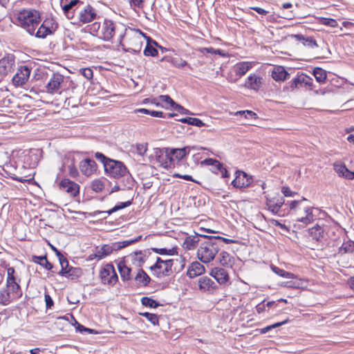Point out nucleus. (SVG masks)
<instances>
[{
  "instance_id": "nucleus-62",
  "label": "nucleus",
  "mask_w": 354,
  "mask_h": 354,
  "mask_svg": "<svg viewBox=\"0 0 354 354\" xmlns=\"http://www.w3.org/2000/svg\"><path fill=\"white\" fill-rule=\"evenodd\" d=\"M281 192L285 196H293L296 194L295 192L291 191V189L288 187H283L281 189Z\"/></svg>"
},
{
  "instance_id": "nucleus-11",
  "label": "nucleus",
  "mask_w": 354,
  "mask_h": 354,
  "mask_svg": "<svg viewBox=\"0 0 354 354\" xmlns=\"http://www.w3.org/2000/svg\"><path fill=\"white\" fill-rule=\"evenodd\" d=\"M57 257L62 268L61 270L58 272L59 275L73 279L81 274L80 268L69 267L68 260L60 252H57Z\"/></svg>"
},
{
  "instance_id": "nucleus-8",
  "label": "nucleus",
  "mask_w": 354,
  "mask_h": 354,
  "mask_svg": "<svg viewBox=\"0 0 354 354\" xmlns=\"http://www.w3.org/2000/svg\"><path fill=\"white\" fill-rule=\"evenodd\" d=\"M105 172L111 177L120 178L127 175L129 171L124 164L119 160L111 159L105 164Z\"/></svg>"
},
{
  "instance_id": "nucleus-53",
  "label": "nucleus",
  "mask_w": 354,
  "mask_h": 354,
  "mask_svg": "<svg viewBox=\"0 0 354 354\" xmlns=\"http://www.w3.org/2000/svg\"><path fill=\"white\" fill-rule=\"evenodd\" d=\"M171 63L172 64L173 66L178 68H183L184 66L188 65L187 62L181 58H173L171 60Z\"/></svg>"
},
{
  "instance_id": "nucleus-36",
  "label": "nucleus",
  "mask_w": 354,
  "mask_h": 354,
  "mask_svg": "<svg viewBox=\"0 0 354 354\" xmlns=\"http://www.w3.org/2000/svg\"><path fill=\"white\" fill-rule=\"evenodd\" d=\"M134 279L140 286H147L150 281L149 275L140 268H138Z\"/></svg>"
},
{
  "instance_id": "nucleus-39",
  "label": "nucleus",
  "mask_w": 354,
  "mask_h": 354,
  "mask_svg": "<svg viewBox=\"0 0 354 354\" xmlns=\"http://www.w3.org/2000/svg\"><path fill=\"white\" fill-rule=\"evenodd\" d=\"M32 261H33V262L38 263L40 266H43L44 268H46L48 270H50L53 268V265L47 260V258L46 256H41V257L33 256Z\"/></svg>"
},
{
  "instance_id": "nucleus-27",
  "label": "nucleus",
  "mask_w": 354,
  "mask_h": 354,
  "mask_svg": "<svg viewBox=\"0 0 354 354\" xmlns=\"http://www.w3.org/2000/svg\"><path fill=\"white\" fill-rule=\"evenodd\" d=\"M210 275L214 278L220 285H225L230 280L228 272L221 268H214L212 269Z\"/></svg>"
},
{
  "instance_id": "nucleus-52",
  "label": "nucleus",
  "mask_w": 354,
  "mask_h": 354,
  "mask_svg": "<svg viewBox=\"0 0 354 354\" xmlns=\"http://www.w3.org/2000/svg\"><path fill=\"white\" fill-rule=\"evenodd\" d=\"M292 279H294V288L295 289L304 288L307 286V281L304 279L295 276Z\"/></svg>"
},
{
  "instance_id": "nucleus-61",
  "label": "nucleus",
  "mask_w": 354,
  "mask_h": 354,
  "mask_svg": "<svg viewBox=\"0 0 354 354\" xmlns=\"http://www.w3.org/2000/svg\"><path fill=\"white\" fill-rule=\"evenodd\" d=\"M243 114H248V115H250V118H257V114L252 111H236V113H234V115H243Z\"/></svg>"
},
{
  "instance_id": "nucleus-37",
  "label": "nucleus",
  "mask_w": 354,
  "mask_h": 354,
  "mask_svg": "<svg viewBox=\"0 0 354 354\" xmlns=\"http://www.w3.org/2000/svg\"><path fill=\"white\" fill-rule=\"evenodd\" d=\"M219 261L222 266L226 267H232L234 259L228 252L223 251L219 254Z\"/></svg>"
},
{
  "instance_id": "nucleus-60",
  "label": "nucleus",
  "mask_w": 354,
  "mask_h": 354,
  "mask_svg": "<svg viewBox=\"0 0 354 354\" xmlns=\"http://www.w3.org/2000/svg\"><path fill=\"white\" fill-rule=\"evenodd\" d=\"M82 74L87 80H91L93 77V71L89 68H83L82 70Z\"/></svg>"
},
{
  "instance_id": "nucleus-17",
  "label": "nucleus",
  "mask_w": 354,
  "mask_h": 354,
  "mask_svg": "<svg viewBox=\"0 0 354 354\" xmlns=\"http://www.w3.org/2000/svg\"><path fill=\"white\" fill-rule=\"evenodd\" d=\"M95 161L91 158H85L79 163V169L81 173L86 177L92 176L97 170Z\"/></svg>"
},
{
  "instance_id": "nucleus-28",
  "label": "nucleus",
  "mask_w": 354,
  "mask_h": 354,
  "mask_svg": "<svg viewBox=\"0 0 354 354\" xmlns=\"http://www.w3.org/2000/svg\"><path fill=\"white\" fill-rule=\"evenodd\" d=\"M131 266L139 268L144 263L145 260V254L142 251L136 252L130 254L124 259Z\"/></svg>"
},
{
  "instance_id": "nucleus-40",
  "label": "nucleus",
  "mask_w": 354,
  "mask_h": 354,
  "mask_svg": "<svg viewBox=\"0 0 354 354\" xmlns=\"http://www.w3.org/2000/svg\"><path fill=\"white\" fill-rule=\"evenodd\" d=\"M354 251V242L352 241H346L344 242L339 248L341 254L352 253Z\"/></svg>"
},
{
  "instance_id": "nucleus-33",
  "label": "nucleus",
  "mask_w": 354,
  "mask_h": 354,
  "mask_svg": "<svg viewBox=\"0 0 354 354\" xmlns=\"http://www.w3.org/2000/svg\"><path fill=\"white\" fill-rule=\"evenodd\" d=\"M254 66L252 62H241L234 66V71L236 75L241 77L244 75L250 68Z\"/></svg>"
},
{
  "instance_id": "nucleus-38",
  "label": "nucleus",
  "mask_w": 354,
  "mask_h": 354,
  "mask_svg": "<svg viewBox=\"0 0 354 354\" xmlns=\"http://www.w3.org/2000/svg\"><path fill=\"white\" fill-rule=\"evenodd\" d=\"M309 233L313 239L319 241L321 240V239L323 238L324 230L320 225H316L312 228L309 229Z\"/></svg>"
},
{
  "instance_id": "nucleus-47",
  "label": "nucleus",
  "mask_w": 354,
  "mask_h": 354,
  "mask_svg": "<svg viewBox=\"0 0 354 354\" xmlns=\"http://www.w3.org/2000/svg\"><path fill=\"white\" fill-rule=\"evenodd\" d=\"M153 250L158 254H161V255H174L175 253H176V250L175 248H171V249H167V248H153Z\"/></svg>"
},
{
  "instance_id": "nucleus-30",
  "label": "nucleus",
  "mask_w": 354,
  "mask_h": 354,
  "mask_svg": "<svg viewBox=\"0 0 354 354\" xmlns=\"http://www.w3.org/2000/svg\"><path fill=\"white\" fill-rule=\"evenodd\" d=\"M289 76V73L281 66H275L272 71V77L277 82H283Z\"/></svg>"
},
{
  "instance_id": "nucleus-13",
  "label": "nucleus",
  "mask_w": 354,
  "mask_h": 354,
  "mask_svg": "<svg viewBox=\"0 0 354 354\" xmlns=\"http://www.w3.org/2000/svg\"><path fill=\"white\" fill-rule=\"evenodd\" d=\"M201 166H209L210 170L216 174H221L223 178L228 177V172L218 160L213 158H206L201 162Z\"/></svg>"
},
{
  "instance_id": "nucleus-41",
  "label": "nucleus",
  "mask_w": 354,
  "mask_h": 354,
  "mask_svg": "<svg viewBox=\"0 0 354 354\" xmlns=\"http://www.w3.org/2000/svg\"><path fill=\"white\" fill-rule=\"evenodd\" d=\"M313 75L319 83H324L326 80V72L321 68H315Z\"/></svg>"
},
{
  "instance_id": "nucleus-4",
  "label": "nucleus",
  "mask_w": 354,
  "mask_h": 354,
  "mask_svg": "<svg viewBox=\"0 0 354 354\" xmlns=\"http://www.w3.org/2000/svg\"><path fill=\"white\" fill-rule=\"evenodd\" d=\"M91 32L99 39L105 41H109L115 35V26L109 19H104L101 22H95L91 25Z\"/></svg>"
},
{
  "instance_id": "nucleus-19",
  "label": "nucleus",
  "mask_w": 354,
  "mask_h": 354,
  "mask_svg": "<svg viewBox=\"0 0 354 354\" xmlns=\"http://www.w3.org/2000/svg\"><path fill=\"white\" fill-rule=\"evenodd\" d=\"M198 287L201 292L207 293H212L218 288L216 283L207 276L198 278Z\"/></svg>"
},
{
  "instance_id": "nucleus-46",
  "label": "nucleus",
  "mask_w": 354,
  "mask_h": 354,
  "mask_svg": "<svg viewBox=\"0 0 354 354\" xmlns=\"http://www.w3.org/2000/svg\"><path fill=\"white\" fill-rule=\"evenodd\" d=\"M319 24L331 28H335L338 26V24L335 19L326 17L320 18Z\"/></svg>"
},
{
  "instance_id": "nucleus-57",
  "label": "nucleus",
  "mask_w": 354,
  "mask_h": 354,
  "mask_svg": "<svg viewBox=\"0 0 354 354\" xmlns=\"http://www.w3.org/2000/svg\"><path fill=\"white\" fill-rule=\"evenodd\" d=\"M287 320H285L283 322H279V323H276L274 324H272L271 326H268L267 327H265L261 329V333H267L269 330H270L271 328H276V327H278V326H280L286 323H287Z\"/></svg>"
},
{
  "instance_id": "nucleus-45",
  "label": "nucleus",
  "mask_w": 354,
  "mask_h": 354,
  "mask_svg": "<svg viewBox=\"0 0 354 354\" xmlns=\"http://www.w3.org/2000/svg\"><path fill=\"white\" fill-rule=\"evenodd\" d=\"M131 204V201H127V202H124V203H120V204L118 205H116L115 206H114L112 209L108 210V211H106V212H98L99 214H101V213H106L108 215H111V214L120 210V209H122L124 207H127L128 206H129Z\"/></svg>"
},
{
  "instance_id": "nucleus-34",
  "label": "nucleus",
  "mask_w": 354,
  "mask_h": 354,
  "mask_svg": "<svg viewBox=\"0 0 354 354\" xmlns=\"http://www.w3.org/2000/svg\"><path fill=\"white\" fill-rule=\"evenodd\" d=\"M334 169L339 176L352 180L354 178V171H349L344 165L342 163H335Z\"/></svg>"
},
{
  "instance_id": "nucleus-2",
  "label": "nucleus",
  "mask_w": 354,
  "mask_h": 354,
  "mask_svg": "<svg viewBox=\"0 0 354 354\" xmlns=\"http://www.w3.org/2000/svg\"><path fill=\"white\" fill-rule=\"evenodd\" d=\"M289 207L297 222L307 225L314 221L313 207L310 205L308 200L306 198L302 197L301 200L291 201Z\"/></svg>"
},
{
  "instance_id": "nucleus-15",
  "label": "nucleus",
  "mask_w": 354,
  "mask_h": 354,
  "mask_svg": "<svg viewBox=\"0 0 354 354\" xmlns=\"http://www.w3.org/2000/svg\"><path fill=\"white\" fill-rule=\"evenodd\" d=\"M59 189L71 197H75L80 192L79 185L68 178H64L61 180Z\"/></svg>"
},
{
  "instance_id": "nucleus-63",
  "label": "nucleus",
  "mask_w": 354,
  "mask_h": 354,
  "mask_svg": "<svg viewBox=\"0 0 354 354\" xmlns=\"http://www.w3.org/2000/svg\"><path fill=\"white\" fill-rule=\"evenodd\" d=\"M44 298L46 308H50L53 306V301L51 297L48 293H46L44 295Z\"/></svg>"
},
{
  "instance_id": "nucleus-44",
  "label": "nucleus",
  "mask_w": 354,
  "mask_h": 354,
  "mask_svg": "<svg viewBox=\"0 0 354 354\" xmlns=\"http://www.w3.org/2000/svg\"><path fill=\"white\" fill-rule=\"evenodd\" d=\"M141 238H142V236H139L138 237H137L135 239L126 240V241H120V242L114 243L113 244L114 245L115 250H118L124 248L131 245V243H133L140 240Z\"/></svg>"
},
{
  "instance_id": "nucleus-58",
  "label": "nucleus",
  "mask_w": 354,
  "mask_h": 354,
  "mask_svg": "<svg viewBox=\"0 0 354 354\" xmlns=\"http://www.w3.org/2000/svg\"><path fill=\"white\" fill-rule=\"evenodd\" d=\"M142 103L143 104L150 103V104L156 105V106H160V102H159L158 97H154V98H152V99L145 98V99L143 100Z\"/></svg>"
},
{
  "instance_id": "nucleus-32",
  "label": "nucleus",
  "mask_w": 354,
  "mask_h": 354,
  "mask_svg": "<svg viewBox=\"0 0 354 354\" xmlns=\"http://www.w3.org/2000/svg\"><path fill=\"white\" fill-rule=\"evenodd\" d=\"M77 3H80L79 0H72L62 6L64 13L68 19H73L75 18V13L77 12V8H75V6Z\"/></svg>"
},
{
  "instance_id": "nucleus-16",
  "label": "nucleus",
  "mask_w": 354,
  "mask_h": 354,
  "mask_svg": "<svg viewBox=\"0 0 354 354\" xmlns=\"http://www.w3.org/2000/svg\"><path fill=\"white\" fill-rule=\"evenodd\" d=\"M299 86H305L309 90L313 89V80L310 76L306 74H301L297 75L291 82L290 87L292 89L297 88Z\"/></svg>"
},
{
  "instance_id": "nucleus-5",
  "label": "nucleus",
  "mask_w": 354,
  "mask_h": 354,
  "mask_svg": "<svg viewBox=\"0 0 354 354\" xmlns=\"http://www.w3.org/2000/svg\"><path fill=\"white\" fill-rule=\"evenodd\" d=\"M219 251V245L215 240L209 239L201 243L197 250V257L203 263H208L214 260Z\"/></svg>"
},
{
  "instance_id": "nucleus-14",
  "label": "nucleus",
  "mask_w": 354,
  "mask_h": 354,
  "mask_svg": "<svg viewBox=\"0 0 354 354\" xmlns=\"http://www.w3.org/2000/svg\"><path fill=\"white\" fill-rule=\"evenodd\" d=\"M64 77L59 73H54L48 82L46 89L50 94L61 93L59 89L64 83Z\"/></svg>"
},
{
  "instance_id": "nucleus-23",
  "label": "nucleus",
  "mask_w": 354,
  "mask_h": 354,
  "mask_svg": "<svg viewBox=\"0 0 354 354\" xmlns=\"http://www.w3.org/2000/svg\"><path fill=\"white\" fill-rule=\"evenodd\" d=\"M196 149L195 147H185L180 149L169 148L170 157L172 158V167H174L175 162L180 161L185 156L189 153L191 149Z\"/></svg>"
},
{
  "instance_id": "nucleus-18",
  "label": "nucleus",
  "mask_w": 354,
  "mask_h": 354,
  "mask_svg": "<svg viewBox=\"0 0 354 354\" xmlns=\"http://www.w3.org/2000/svg\"><path fill=\"white\" fill-rule=\"evenodd\" d=\"M236 177L232 182V185L236 188H243L250 186L252 183V178L245 172L236 171Z\"/></svg>"
},
{
  "instance_id": "nucleus-26",
  "label": "nucleus",
  "mask_w": 354,
  "mask_h": 354,
  "mask_svg": "<svg viewBox=\"0 0 354 354\" xmlns=\"http://www.w3.org/2000/svg\"><path fill=\"white\" fill-rule=\"evenodd\" d=\"M117 265L122 279L123 281L131 280L132 279L131 271L133 270L131 265L124 259L119 261Z\"/></svg>"
},
{
  "instance_id": "nucleus-20",
  "label": "nucleus",
  "mask_w": 354,
  "mask_h": 354,
  "mask_svg": "<svg viewBox=\"0 0 354 354\" xmlns=\"http://www.w3.org/2000/svg\"><path fill=\"white\" fill-rule=\"evenodd\" d=\"M54 30L55 27L53 19H47L43 21L34 35L38 38H45L47 35L52 34Z\"/></svg>"
},
{
  "instance_id": "nucleus-56",
  "label": "nucleus",
  "mask_w": 354,
  "mask_h": 354,
  "mask_svg": "<svg viewBox=\"0 0 354 354\" xmlns=\"http://www.w3.org/2000/svg\"><path fill=\"white\" fill-rule=\"evenodd\" d=\"M68 174L73 177L76 178L79 176V171L74 164L68 166Z\"/></svg>"
},
{
  "instance_id": "nucleus-22",
  "label": "nucleus",
  "mask_w": 354,
  "mask_h": 354,
  "mask_svg": "<svg viewBox=\"0 0 354 354\" xmlns=\"http://www.w3.org/2000/svg\"><path fill=\"white\" fill-rule=\"evenodd\" d=\"M30 70L27 66L20 67L12 77V82L15 86H22L28 80Z\"/></svg>"
},
{
  "instance_id": "nucleus-3",
  "label": "nucleus",
  "mask_w": 354,
  "mask_h": 354,
  "mask_svg": "<svg viewBox=\"0 0 354 354\" xmlns=\"http://www.w3.org/2000/svg\"><path fill=\"white\" fill-rule=\"evenodd\" d=\"M16 20L18 26L33 35L40 24L41 16L39 12L35 9H24L18 12Z\"/></svg>"
},
{
  "instance_id": "nucleus-7",
  "label": "nucleus",
  "mask_w": 354,
  "mask_h": 354,
  "mask_svg": "<svg viewBox=\"0 0 354 354\" xmlns=\"http://www.w3.org/2000/svg\"><path fill=\"white\" fill-rule=\"evenodd\" d=\"M174 265L173 259L163 260L157 257L156 263L151 266V270L154 276L158 278H162L169 276L171 272V268Z\"/></svg>"
},
{
  "instance_id": "nucleus-31",
  "label": "nucleus",
  "mask_w": 354,
  "mask_h": 354,
  "mask_svg": "<svg viewBox=\"0 0 354 354\" xmlns=\"http://www.w3.org/2000/svg\"><path fill=\"white\" fill-rule=\"evenodd\" d=\"M205 272V267L199 262H193L187 270V275L190 278H194Z\"/></svg>"
},
{
  "instance_id": "nucleus-43",
  "label": "nucleus",
  "mask_w": 354,
  "mask_h": 354,
  "mask_svg": "<svg viewBox=\"0 0 354 354\" xmlns=\"http://www.w3.org/2000/svg\"><path fill=\"white\" fill-rule=\"evenodd\" d=\"M105 187V180L102 179H95L92 181L91 187L93 191L98 193L102 192Z\"/></svg>"
},
{
  "instance_id": "nucleus-6",
  "label": "nucleus",
  "mask_w": 354,
  "mask_h": 354,
  "mask_svg": "<svg viewBox=\"0 0 354 354\" xmlns=\"http://www.w3.org/2000/svg\"><path fill=\"white\" fill-rule=\"evenodd\" d=\"M151 162L157 163L165 169L171 168L172 158L170 157L169 148H156L153 154L151 156Z\"/></svg>"
},
{
  "instance_id": "nucleus-55",
  "label": "nucleus",
  "mask_w": 354,
  "mask_h": 354,
  "mask_svg": "<svg viewBox=\"0 0 354 354\" xmlns=\"http://www.w3.org/2000/svg\"><path fill=\"white\" fill-rule=\"evenodd\" d=\"M95 157L97 160L100 161L103 164L104 168L105 164L108 162V160H111V158H106L103 153L100 152H96L95 153Z\"/></svg>"
},
{
  "instance_id": "nucleus-10",
  "label": "nucleus",
  "mask_w": 354,
  "mask_h": 354,
  "mask_svg": "<svg viewBox=\"0 0 354 354\" xmlns=\"http://www.w3.org/2000/svg\"><path fill=\"white\" fill-rule=\"evenodd\" d=\"M100 278L102 283L109 286H114L118 281L115 268L111 263H107L101 268Z\"/></svg>"
},
{
  "instance_id": "nucleus-12",
  "label": "nucleus",
  "mask_w": 354,
  "mask_h": 354,
  "mask_svg": "<svg viewBox=\"0 0 354 354\" xmlns=\"http://www.w3.org/2000/svg\"><path fill=\"white\" fill-rule=\"evenodd\" d=\"M115 250L113 244H104L102 246H97L95 250L88 255V260L100 261L110 255Z\"/></svg>"
},
{
  "instance_id": "nucleus-54",
  "label": "nucleus",
  "mask_w": 354,
  "mask_h": 354,
  "mask_svg": "<svg viewBox=\"0 0 354 354\" xmlns=\"http://www.w3.org/2000/svg\"><path fill=\"white\" fill-rule=\"evenodd\" d=\"M136 152L140 156H143L147 151V143H138L136 145Z\"/></svg>"
},
{
  "instance_id": "nucleus-49",
  "label": "nucleus",
  "mask_w": 354,
  "mask_h": 354,
  "mask_svg": "<svg viewBox=\"0 0 354 354\" xmlns=\"http://www.w3.org/2000/svg\"><path fill=\"white\" fill-rule=\"evenodd\" d=\"M141 303L143 306L150 308H156L159 306V304L156 301L147 297L142 298Z\"/></svg>"
},
{
  "instance_id": "nucleus-48",
  "label": "nucleus",
  "mask_w": 354,
  "mask_h": 354,
  "mask_svg": "<svg viewBox=\"0 0 354 354\" xmlns=\"http://www.w3.org/2000/svg\"><path fill=\"white\" fill-rule=\"evenodd\" d=\"M297 37L299 38V39L303 40V44L304 46L310 48H315L317 46L316 41L313 37L304 38L302 35H298Z\"/></svg>"
},
{
  "instance_id": "nucleus-21",
  "label": "nucleus",
  "mask_w": 354,
  "mask_h": 354,
  "mask_svg": "<svg viewBox=\"0 0 354 354\" xmlns=\"http://www.w3.org/2000/svg\"><path fill=\"white\" fill-rule=\"evenodd\" d=\"M15 64L13 55H7L0 59V75L5 76L11 72Z\"/></svg>"
},
{
  "instance_id": "nucleus-1",
  "label": "nucleus",
  "mask_w": 354,
  "mask_h": 354,
  "mask_svg": "<svg viewBox=\"0 0 354 354\" xmlns=\"http://www.w3.org/2000/svg\"><path fill=\"white\" fill-rule=\"evenodd\" d=\"M15 269L8 268L6 286L0 288V305L8 306L22 296V290L16 281Z\"/></svg>"
},
{
  "instance_id": "nucleus-35",
  "label": "nucleus",
  "mask_w": 354,
  "mask_h": 354,
  "mask_svg": "<svg viewBox=\"0 0 354 354\" xmlns=\"http://www.w3.org/2000/svg\"><path fill=\"white\" fill-rule=\"evenodd\" d=\"M199 242V236L198 234L187 236L183 243V248L187 250H192L196 248Z\"/></svg>"
},
{
  "instance_id": "nucleus-51",
  "label": "nucleus",
  "mask_w": 354,
  "mask_h": 354,
  "mask_svg": "<svg viewBox=\"0 0 354 354\" xmlns=\"http://www.w3.org/2000/svg\"><path fill=\"white\" fill-rule=\"evenodd\" d=\"M144 54L146 56L155 57L158 55V50L152 45L148 43L144 50Z\"/></svg>"
},
{
  "instance_id": "nucleus-50",
  "label": "nucleus",
  "mask_w": 354,
  "mask_h": 354,
  "mask_svg": "<svg viewBox=\"0 0 354 354\" xmlns=\"http://www.w3.org/2000/svg\"><path fill=\"white\" fill-rule=\"evenodd\" d=\"M140 315L146 317L148 321H149L153 325L158 324V317L156 314L149 313H140Z\"/></svg>"
},
{
  "instance_id": "nucleus-64",
  "label": "nucleus",
  "mask_w": 354,
  "mask_h": 354,
  "mask_svg": "<svg viewBox=\"0 0 354 354\" xmlns=\"http://www.w3.org/2000/svg\"><path fill=\"white\" fill-rule=\"evenodd\" d=\"M271 223L273 225L279 226L281 229L284 230L286 231H288L289 229L284 224L281 223L279 221L272 219Z\"/></svg>"
},
{
  "instance_id": "nucleus-42",
  "label": "nucleus",
  "mask_w": 354,
  "mask_h": 354,
  "mask_svg": "<svg viewBox=\"0 0 354 354\" xmlns=\"http://www.w3.org/2000/svg\"><path fill=\"white\" fill-rule=\"evenodd\" d=\"M180 121L198 127L205 126V124L201 120L196 118H185L180 119Z\"/></svg>"
},
{
  "instance_id": "nucleus-29",
  "label": "nucleus",
  "mask_w": 354,
  "mask_h": 354,
  "mask_svg": "<svg viewBox=\"0 0 354 354\" xmlns=\"http://www.w3.org/2000/svg\"><path fill=\"white\" fill-rule=\"evenodd\" d=\"M160 106L162 108L167 109H174L176 111L184 110V108L176 104L169 95H162L158 97Z\"/></svg>"
},
{
  "instance_id": "nucleus-59",
  "label": "nucleus",
  "mask_w": 354,
  "mask_h": 354,
  "mask_svg": "<svg viewBox=\"0 0 354 354\" xmlns=\"http://www.w3.org/2000/svg\"><path fill=\"white\" fill-rule=\"evenodd\" d=\"M173 176L176 177V178H180L185 180H189V181L197 183V181L194 180L192 177V176H190V175H187V174L183 175L179 173H175L173 174Z\"/></svg>"
},
{
  "instance_id": "nucleus-25",
  "label": "nucleus",
  "mask_w": 354,
  "mask_h": 354,
  "mask_svg": "<svg viewBox=\"0 0 354 354\" xmlns=\"http://www.w3.org/2000/svg\"><path fill=\"white\" fill-rule=\"evenodd\" d=\"M285 200L283 197L274 196L266 198V205L268 210L272 214H277L280 208L284 204Z\"/></svg>"
},
{
  "instance_id": "nucleus-24",
  "label": "nucleus",
  "mask_w": 354,
  "mask_h": 354,
  "mask_svg": "<svg viewBox=\"0 0 354 354\" xmlns=\"http://www.w3.org/2000/svg\"><path fill=\"white\" fill-rule=\"evenodd\" d=\"M263 84V78L255 73L250 74L245 80L244 86L248 89L258 91Z\"/></svg>"
},
{
  "instance_id": "nucleus-9",
  "label": "nucleus",
  "mask_w": 354,
  "mask_h": 354,
  "mask_svg": "<svg viewBox=\"0 0 354 354\" xmlns=\"http://www.w3.org/2000/svg\"><path fill=\"white\" fill-rule=\"evenodd\" d=\"M96 10L90 5L77 7L76 15H75L74 23L87 24L95 19Z\"/></svg>"
}]
</instances>
